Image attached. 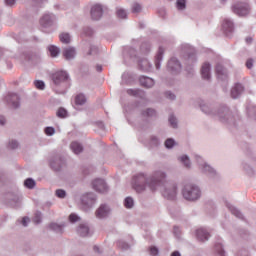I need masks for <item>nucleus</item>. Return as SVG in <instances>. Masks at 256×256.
<instances>
[{
	"label": "nucleus",
	"instance_id": "obj_47",
	"mask_svg": "<svg viewBox=\"0 0 256 256\" xmlns=\"http://www.w3.org/2000/svg\"><path fill=\"white\" fill-rule=\"evenodd\" d=\"M57 116L60 117L61 119H65V117H67V110H65L64 108H60L57 111Z\"/></svg>",
	"mask_w": 256,
	"mask_h": 256
},
{
	"label": "nucleus",
	"instance_id": "obj_51",
	"mask_svg": "<svg viewBox=\"0 0 256 256\" xmlns=\"http://www.w3.org/2000/svg\"><path fill=\"white\" fill-rule=\"evenodd\" d=\"M33 221H34V223H36V225H39V223H41V212L35 213Z\"/></svg>",
	"mask_w": 256,
	"mask_h": 256
},
{
	"label": "nucleus",
	"instance_id": "obj_12",
	"mask_svg": "<svg viewBox=\"0 0 256 256\" xmlns=\"http://www.w3.org/2000/svg\"><path fill=\"white\" fill-rule=\"evenodd\" d=\"M5 102L7 103V105L12 107V109H19V106H20L19 95L15 93H9L5 97Z\"/></svg>",
	"mask_w": 256,
	"mask_h": 256
},
{
	"label": "nucleus",
	"instance_id": "obj_10",
	"mask_svg": "<svg viewBox=\"0 0 256 256\" xmlns=\"http://www.w3.org/2000/svg\"><path fill=\"white\" fill-rule=\"evenodd\" d=\"M111 215V207L107 204H102L95 212L97 219H107Z\"/></svg>",
	"mask_w": 256,
	"mask_h": 256
},
{
	"label": "nucleus",
	"instance_id": "obj_64",
	"mask_svg": "<svg viewBox=\"0 0 256 256\" xmlns=\"http://www.w3.org/2000/svg\"><path fill=\"white\" fill-rule=\"evenodd\" d=\"M94 251L95 253H101V251L99 250V246H94Z\"/></svg>",
	"mask_w": 256,
	"mask_h": 256
},
{
	"label": "nucleus",
	"instance_id": "obj_46",
	"mask_svg": "<svg viewBox=\"0 0 256 256\" xmlns=\"http://www.w3.org/2000/svg\"><path fill=\"white\" fill-rule=\"evenodd\" d=\"M143 7L139 3H134L132 5V13H141Z\"/></svg>",
	"mask_w": 256,
	"mask_h": 256
},
{
	"label": "nucleus",
	"instance_id": "obj_36",
	"mask_svg": "<svg viewBox=\"0 0 256 256\" xmlns=\"http://www.w3.org/2000/svg\"><path fill=\"white\" fill-rule=\"evenodd\" d=\"M61 43H65L66 45L71 43V35L67 32H63L59 36Z\"/></svg>",
	"mask_w": 256,
	"mask_h": 256
},
{
	"label": "nucleus",
	"instance_id": "obj_44",
	"mask_svg": "<svg viewBox=\"0 0 256 256\" xmlns=\"http://www.w3.org/2000/svg\"><path fill=\"white\" fill-rule=\"evenodd\" d=\"M24 185L27 189H33L35 187V180L28 178L24 181Z\"/></svg>",
	"mask_w": 256,
	"mask_h": 256
},
{
	"label": "nucleus",
	"instance_id": "obj_5",
	"mask_svg": "<svg viewBox=\"0 0 256 256\" xmlns=\"http://www.w3.org/2000/svg\"><path fill=\"white\" fill-rule=\"evenodd\" d=\"M177 184L168 182L164 186L160 187L161 194L165 199L173 201L177 197Z\"/></svg>",
	"mask_w": 256,
	"mask_h": 256
},
{
	"label": "nucleus",
	"instance_id": "obj_62",
	"mask_svg": "<svg viewBox=\"0 0 256 256\" xmlns=\"http://www.w3.org/2000/svg\"><path fill=\"white\" fill-rule=\"evenodd\" d=\"M6 120L4 116H0V125H5Z\"/></svg>",
	"mask_w": 256,
	"mask_h": 256
},
{
	"label": "nucleus",
	"instance_id": "obj_22",
	"mask_svg": "<svg viewBox=\"0 0 256 256\" xmlns=\"http://www.w3.org/2000/svg\"><path fill=\"white\" fill-rule=\"evenodd\" d=\"M139 81L140 85H142V87H146V89H151V87L155 85V80H153V78L150 77L141 76Z\"/></svg>",
	"mask_w": 256,
	"mask_h": 256
},
{
	"label": "nucleus",
	"instance_id": "obj_54",
	"mask_svg": "<svg viewBox=\"0 0 256 256\" xmlns=\"http://www.w3.org/2000/svg\"><path fill=\"white\" fill-rule=\"evenodd\" d=\"M78 220H79V216H77V214H71L69 216L70 223H77Z\"/></svg>",
	"mask_w": 256,
	"mask_h": 256
},
{
	"label": "nucleus",
	"instance_id": "obj_17",
	"mask_svg": "<svg viewBox=\"0 0 256 256\" xmlns=\"http://www.w3.org/2000/svg\"><path fill=\"white\" fill-rule=\"evenodd\" d=\"M201 111L205 113V115H209L210 117H217V109L213 107L211 104H202L200 105Z\"/></svg>",
	"mask_w": 256,
	"mask_h": 256
},
{
	"label": "nucleus",
	"instance_id": "obj_11",
	"mask_svg": "<svg viewBox=\"0 0 256 256\" xmlns=\"http://www.w3.org/2000/svg\"><path fill=\"white\" fill-rule=\"evenodd\" d=\"M82 205L85 206L87 209H91L95 205L97 201V196L93 193L84 194L81 197Z\"/></svg>",
	"mask_w": 256,
	"mask_h": 256
},
{
	"label": "nucleus",
	"instance_id": "obj_49",
	"mask_svg": "<svg viewBox=\"0 0 256 256\" xmlns=\"http://www.w3.org/2000/svg\"><path fill=\"white\" fill-rule=\"evenodd\" d=\"M45 134L48 135V137H53V135H55V128L46 127L45 128Z\"/></svg>",
	"mask_w": 256,
	"mask_h": 256
},
{
	"label": "nucleus",
	"instance_id": "obj_35",
	"mask_svg": "<svg viewBox=\"0 0 256 256\" xmlns=\"http://www.w3.org/2000/svg\"><path fill=\"white\" fill-rule=\"evenodd\" d=\"M168 122L172 129H177V127H179V120H177V117H175V115H170L168 118Z\"/></svg>",
	"mask_w": 256,
	"mask_h": 256
},
{
	"label": "nucleus",
	"instance_id": "obj_18",
	"mask_svg": "<svg viewBox=\"0 0 256 256\" xmlns=\"http://www.w3.org/2000/svg\"><path fill=\"white\" fill-rule=\"evenodd\" d=\"M177 161H178V163H180V165H183L185 167V169H191V167H193L191 158L187 154H182V155L178 156Z\"/></svg>",
	"mask_w": 256,
	"mask_h": 256
},
{
	"label": "nucleus",
	"instance_id": "obj_9",
	"mask_svg": "<svg viewBox=\"0 0 256 256\" xmlns=\"http://www.w3.org/2000/svg\"><path fill=\"white\" fill-rule=\"evenodd\" d=\"M69 79V74L67 71H57L52 75V81L54 85H62V83H65Z\"/></svg>",
	"mask_w": 256,
	"mask_h": 256
},
{
	"label": "nucleus",
	"instance_id": "obj_53",
	"mask_svg": "<svg viewBox=\"0 0 256 256\" xmlns=\"http://www.w3.org/2000/svg\"><path fill=\"white\" fill-rule=\"evenodd\" d=\"M9 149H17L19 143L16 140H11L8 144Z\"/></svg>",
	"mask_w": 256,
	"mask_h": 256
},
{
	"label": "nucleus",
	"instance_id": "obj_1",
	"mask_svg": "<svg viewBox=\"0 0 256 256\" xmlns=\"http://www.w3.org/2000/svg\"><path fill=\"white\" fill-rule=\"evenodd\" d=\"M167 172L163 169L155 170L152 175L146 173H138L133 177L132 185L136 193H143L149 189L150 191H157L161 187L167 185Z\"/></svg>",
	"mask_w": 256,
	"mask_h": 256
},
{
	"label": "nucleus",
	"instance_id": "obj_42",
	"mask_svg": "<svg viewBox=\"0 0 256 256\" xmlns=\"http://www.w3.org/2000/svg\"><path fill=\"white\" fill-rule=\"evenodd\" d=\"M215 251L218 256H225V250H223V244L221 243L216 244Z\"/></svg>",
	"mask_w": 256,
	"mask_h": 256
},
{
	"label": "nucleus",
	"instance_id": "obj_15",
	"mask_svg": "<svg viewBox=\"0 0 256 256\" xmlns=\"http://www.w3.org/2000/svg\"><path fill=\"white\" fill-rule=\"evenodd\" d=\"M91 17L94 21H99L103 17V6L96 4L91 8Z\"/></svg>",
	"mask_w": 256,
	"mask_h": 256
},
{
	"label": "nucleus",
	"instance_id": "obj_39",
	"mask_svg": "<svg viewBox=\"0 0 256 256\" xmlns=\"http://www.w3.org/2000/svg\"><path fill=\"white\" fill-rule=\"evenodd\" d=\"M176 8L178 11H185V9H187V0H177Z\"/></svg>",
	"mask_w": 256,
	"mask_h": 256
},
{
	"label": "nucleus",
	"instance_id": "obj_29",
	"mask_svg": "<svg viewBox=\"0 0 256 256\" xmlns=\"http://www.w3.org/2000/svg\"><path fill=\"white\" fill-rule=\"evenodd\" d=\"M70 149L75 155H79V153H83V145L81 143L74 141L70 144Z\"/></svg>",
	"mask_w": 256,
	"mask_h": 256
},
{
	"label": "nucleus",
	"instance_id": "obj_52",
	"mask_svg": "<svg viewBox=\"0 0 256 256\" xmlns=\"http://www.w3.org/2000/svg\"><path fill=\"white\" fill-rule=\"evenodd\" d=\"M118 246L121 247V249H123L124 251H127V249H129V244L125 241H119L118 242Z\"/></svg>",
	"mask_w": 256,
	"mask_h": 256
},
{
	"label": "nucleus",
	"instance_id": "obj_30",
	"mask_svg": "<svg viewBox=\"0 0 256 256\" xmlns=\"http://www.w3.org/2000/svg\"><path fill=\"white\" fill-rule=\"evenodd\" d=\"M216 74L219 79H226L227 78V70L221 64L216 65Z\"/></svg>",
	"mask_w": 256,
	"mask_h": 256
},
{
	"label": "nucleus",
	"instance_id": "obj_16",
	"mask_svg": "<svg viewBox=\"0 0 256 256\" xmlns=\"http://www.w3.org/2000/svg\"><path fill=\"white\" fill-rule=\"evenodd\" d=\"M63 57L66 59V61H73L75 57H77V50L75 47H65L62 52Z\"/></svg>",
	"mask_w": 256,
	"mask_h": 256
},
{
	"label": "nucleus",
	"instance_id": "obj_50",
	"mask_svg": "<svg viewBox=\"0 0 256 256\" xmlns=\"http://www.w3.org/2000/svg\"><path fill=\"white\" fill-rule=\"evenodd\" d=\"M141 51H143V53H149V51H151V44L149 43L142 44Z\"/></svg>",
	"mask_w": 256,
	"mask_h": 256
},
{
	"label": "nucleus",
	"instance_id": "obj_20",
	"mask_svg": "<svg viewBox=\"0 0 256 256\" xmlns=\"http://www.w3.org/2000/svg\"><path fill=\"white\" fill-rule=\"evenodd\" d=\"M50 167L54 169V171H61V167H63V158L57 156L50 160Z\"/></svg>",
	"mask_w": 256,
	"mask_h": 256
},
{
	"label": "nucleus",
	"instance_id": "obj_2",
	"mask_svg": "<svg viewBox=\"0 0 256 256\" xmlns=\"http://www.w3.org/2000/svg\"><path fill=\"white\" fill-rule=\"evenodd\" d=\"M203 195L201 191V187L195 183H187L182 188V196L186 201H190L191 203H195L199 201Z\"/></svg>",
	"mask_w": 256,
	"mask_h": 256
},
{
	"label": "nucleus",
	"instance_id": "obj_26",
	"mask_svg": "<svg viewBox=\"0 0 256 256\" xmlns=\"http://www.w3.org/2000/svg\"><path fill=\"white\" fill-rule=\"evenodd\" d=\"M139 67L142 69V71H152L153 70V65L147 58H143L142 60L139 61Z\"/></svg>",
	"mask_w": 256,
	"mask_h": 256
},
{
	"label": "nucleus",
	"instance_id": "obj_37",
	"mask_svg": "<svg viewBox=\"0 0 256 256\" xmlns=\"http://www.w3.org/2000/svg\"><path fill=\"white\" fill-rule=\"evenodd\" d=\"M164 146L166 147V149H173V147H177V141H175V139L173 138H168L164 142Z\"/></svg>",
	"mask_w": 256,
	"mask_h": 256
},
{
	"label": "nucleus",
	"instance_id": "obj_40",
	"mask_svg": "<svg viewBox=\"0 0 256 256\" xmlns=\"http://www.w3.org/2000/svg\"><path fill=\"white\" fill-rule=\"evenodd\" d=\"M143 117H155L156 112L153 108H147L142 112Z\"/></svg>",
	"mask_w": 256,
	"mask_h": 256
},
{
	"label": "nucleus",
	"instance_id": "obj_43",
	"mask_svg": "<svg viewBox=\"0 0 256 256\" xmlns=\"http://www.w3.org/2000/svg\"><path fill=\"white\" fill-rule=\"evenodd\" d=\"M158 145H161L159 138L157 136H151L150 147H158Z\"/></svg>",
	"mask_w": 256,
	"mask_h": 256
},
{
	"label": "nucleus",
	"instance_id": "obj_32",
	"mask_svg": "<svg viewBox=\"0 0 256 256\" xmlns=\"http://www.w3.org/2000/svg\"><path fill=\"white\" fill-rule=\"evenodd\" d=\"M64 228V224H57L55 222L49 224V229H51V231H54L55 233H63Z\"/></svg>",
	"mask_w": 256,
	"mask_h": 256
},
{
	"label": "nucleus",
	"instance_id": "obj_56",
	"mask_svg": "<svg viewBox=\"0 0 256 256\" xmlns=\"http://www.w3.org/2000/svg\"><path fill=\"white\" fill-rule=\"evenodd\" d=\"M29 223H31V219H29V217L22 218L21 224L23 225V227H27V225H29Z\"/></svg>",
	"mask_w": 256,
	"mask_h": 256
},
{
	"label": "nucleus",
	"instance_id": "obj_21",
	"mask_svg": "<svg viewBox=\"0 0 256 256\" xmlns=\"http://www.w3.org/2000/svg\"><path fill=\"white\" fill-rule=\"evenodd\" d=\"M77 233L81 237H89L91 235V229L87 223H82L78 226Z\"/></svg>",
	"mask_w": 256,
	"mask_h": 256
},
{
	"label": "nucleus",
	"instance_id": "obj_33",
	"mask_svg": "<svg viewBox=\"0 0 256 256\" xmlns=\"http://www.w3.org/2000/svg\"><path fill=\"white\" fill-rule=\"evenodd\" d=\"M48 51L51 57H59V53H61V50L59 49V47L55 45L48 46Z\"/></svg>",
	"mask_w": 256,
	"mask_h": 256
},
{
	"label": "nucleus",
	"instance_id": "obj_58",
	"mask_svg": "<svg viewBox=\"0 0 256 256\" xmlns=\"http://www.w3.org/2000/svg\"><path fill=\"white\" fill-rule=\"evenodd\" d=\"M127 93H128V95L137 96V95H139V90H137V89H129V90H127Z\"/></svg>",
	"mask_w": 256,
	"mask_h": 256
},
{
	"label": "nucleus",
	"instance_id": "obj_23",
	"mask_svg": "<svg viewBox=\"0 0 256 256\" xmlns=\"http://www.w3.org/2000/svg\"><path fill=\"white\" fill-rule=\"evenodd\" d=\"M201 73H202L203 79L210 80L211 79V64L204 63L202 65Z\"/></svg>",
	"mask_w": 256,
	"mask_h": 256
},
{
	"label": "nucleus",
	"instance_id": "obj_27",
	"mask_svg": "<svg viewBox=\"0 0 256 256\" xmlns=\"http://www.w3.org/2000/svg\"><path fill=\"white\" fill-rule=\"evenodd\" d=\"M163 53H165V49L163 47H160L155 57V67L158 70L161 69V62L163 61Z\"/></svg>",
	"mask_w": 256,
	"mask_h": 256
},
{
	"label": "nucleus",
	"instance_id": "obj_28",
	"mask_svg": "<svg viewBox=\"0 0 256 256\" xmlns=\"http://www.w3.org/2000/svg\"><path fill=\"white\" fill-rule=\"evenodd\" d=\"M226 207L229 209L232 215H234L238 219H243V213H241V211L233 206L231 203L227 202Z\"/></svg>",
	"mask_w": 256,
	"mask_h": 256
},
{
	"label": "nucleus",
	"instance_id": "obj_19",
	"mask_svg": "<svg viewBox=\"0 0 256 256\" xmlns=\"http://www.w3.org/2000/svg\"><path fill=\"white\" fill-rule=\"evenodd\" d=\"M234 30L233 21L230 19H224L222 23V31H224L225 35L229 37L231 35V32Z\"/></svg>",
	"mask_w": 256,
	"mask_h": 256
},
{
	"label": "nucleus",
	"instance_id": "obj_7",
	"mask_svg": "<svg viewBox=\"0 0 256 256\" xmlns=\"http://www.w3.org/2000/svg\"><path fill=\"white\" fill-rule=\"evenodd\" d=\"M92 188L94 191H97V193H107V191H109V186H107L105 180L101 178L92 181Z\"/></svg>",
	"mask_w": 256,
	"mask_h": 256
},
{
	"label": "nucleus",
	"instance_id": "obj_61",
	"mask_svg": "<svg viewBox=\"0 0 256 256\" xmlns=\"http://www.w3.org/2000/svg\"><path fill=\"white\" fill-rule=\"evenodd\" d=\"M246 67H247L248 69H253V59L247 60V62H246Z\"/></svg>",
	"mask_w": 256,
	"mask_h": 256
},
{
	"label": "nucleus",
	"instance_id": "obj_4",
	"mask_svg": "<svg viewBox=\"0 0 256 256\" xmlns=\"http://www.w3.org/2000/svg\"><path fill=\"white\" fill-rule=\"evenodd\" d=\"M215 119H218L221 123H233L235 116H233V112L227 106H222L217 109Z\"/></svg>",
	"mask_w": 256,
	"mask_h": 256
},
{
	"label": "nucleus",
	"instance_id": "obj_48",
	"mask_svg": "<svg viewBox=\"0 0 256 256\" xmlns=\"http://www.w3.org/2000/svg\"><path fill=\"white\" fill-rule=\"evenodd\" d=\"M56 196H58L59 199H65V197L67 196V192H65V190L63 189H58L56 190Z\"/></svg>",
	"mask_w": 256,
	"mask_h": 256
},
{
	"label": "nucleus",
	"instance_id": "obj_8",
	"mask_svg": "<svg viewBox=\"0 0 256 256\" xmlns=\"http://www.w3.org/2000/svg\"><path fill=\"white\" fill-rule=\"evenodd\" d=\"M55 23H57V16H55L54 14H44L40 19V25L45 29H47V27L55 25Z\"/></svg>",
	"mask_w": 256,
	"mask_h": 256
},
{
	"label": "nucleus",
	"instance_id": "obj_41",
	"mask_svg": "<svg viewBox=\"0 0 256 256\" xmlns=\"http://www.w3.org/2000/svg\"><path fill=\"white\" fill-rule=\"evenodd\" d=\"M116 15L119 19H127V11L123 8H117Z\"/></svg>",
	"mask_w": 256,
	"mask_h": 256
},
{
	"label": "nucleus",
	"instance_id": "obj_25",
	"mask_svg": "<svg viewBox=\"0 0 256 256\" xmlns=\"http://www.w3.org/2000/svg\"><path fill=\"white\" fill-rule=\"evenodd\" d=\"M196 236L199 241H209V232L207 230L200 228L196 231Z\"/></svg>",
	"mask_w": 256,
	"mask_h": 256
},
{
	"label": "nucleus",
	"instance_id": "obj_24",
	"mask_svg": "<svg viewBox=\"0 0 256 256\" xmlns=\"http://www.w3.org/2000/svg\"><path fill=\"white\" fill-rule=\"evenodd\" d=\"M243 91H244V88L242 84H235V86L231 90V97L233 99H237L239 98L241 93H243Z\"/></svg>",
	"mask_w": 256,
	"mask_h": 256
},
{
	"label": "nucleus",
	"instance_id": "obj_13",
	"mask_svg": "<svg viewBox=\"0 0 256 256\" xmlns=\"http://www.w3.org/2000/svg\"><path fill=\"white\" fill-rule=\"evenodd\" d=\"M167 69L173 74L181 73V62L177 58H171L168 61Z\"/></svg>",
	"mask_w": 256,
	"mask_h": 256
},
{
	"label": "nucleus",
	"instance_id": "obj_57",
	"mask_svg": "<svg viewBox=\"0 0 256 256\" xmlns=\"http://www.w3.org/2000/svg\"><path fill=\"white\" fill-rule=\"evenodd\" d=\"M165 95H166L167 99H170L171 101H175V99H176V96L173 94V92L168 91L165 93Z\"/></svg>",
	"mask_w": 256,
	"mask_h": 256
},
{
	"label": "nucleus",
	"instance_id": "obj_59",
	"mask_svg": "<svg viewBox=\"0 0 256 256\" xmlns=\"http://www.w3.org/2000/svg\"><path fill=\"white\" fill-rule=\"evenodd\" d=\"M93 53H97V47L90 45V50L88 52V55H93Z\"/></svg>",
	"mask_w": 256,
	"mask_h": 256
},
{
	"label": "nucleus",
	"instance_id": "obj_63",
	"mask_svg": "<svg viewBox=\"0 0 256 256\" xmlns=\"http://www.w3.org/2000/svg\"><path fill=\"white\" fill-rule=\"evenodd\" d=\"M171 256H181V253L179 251H174Z\"/></svg>",
	"mask_w": 256,
	"mask_h": 256
},
{
	"label": "nucleus",
	"instance_id": "obj_31",
	"mask_svg": "<svg viewBox=\"0 0 256 256\" xmlns=\"http://www.w3.org/2000/svg\"><path fill=\"white\" fill-rule=\"evenodd\" d=\"M182 49L185 53H188L189 61H195V54L193 53V48L189 46V44L183 45Z\"/></svg>",
	"mask_w": 256,
	"mask_h": 256
},
{
	"label": "nucleus",
	"instance_id": "obj_60",
	"mask_svg": "<svg viewBox=\"0 0 256 256\" xmlns=\"http://www.w3.org/2000/svg\"><path fill=\"white\" fill-rule=\"evenodd\" d=\"M4 3L8 7H13V5L15 4V0H4Z\"/></svg>",
	"mask_w": 256,
	"mask_h": 256
},
{
	"label": "nucleus",
	"instance_id": "obj_55",
	"mask_svg": "<svg viewBox=\"0 0 256 256\" xmlns=\"http://www.w3.org/2000/svg\"><path fill=\"white\" fill-rule=\"evenodd\" d=\"M150 255L151 256H158L159 255V249H157V247H151L150 248Z\"/></svg>",
	"mask_w": 256,
	"mask_h": 256
},
{
	"label": "nucleus",
	"instance_id": "obj_3",
	"mask_svg": "<svg viewBox=\"0 0 256 256\" xmlns=\"http://www.w3.org/2000/svg\"><path fill=\"white\" fill-rule=\"evenodd\" d=\"M194 160L196 161L199 170L204 175H207L211 179H215V177H217V175H219L217 170L215 168H213V166H211L209 163H207V161H205V159H203L201 157V155L195 154L194 155Z\"/></svg>",
	"mask_w": 256,
	"mask_h": 256
},
{
	"label": "nucleus",
	"instance_id": "obj_34",
	"mask_svg": "<svg viewBox=\"0 0 256 256\" xmlns=\"http://www.w3.org/2000/svg\"><path fill=\"white\" fill-rule=\"evenodd\" d=\"M124 207H126V209H133V207H135V200L128 196L124 199Z\"/></svg>",
	"mask_w": 256,
	"mask_h": 256
},
{
	"label": "nucleus",
	"instance_id": "obj_45",
	"mask_svg": "<svg viewBox=\"0 0 256 256\" xmlns=\"http://www.w3.org/2000/svg\"><path fill=\"white\" fill-rule=\"evenodd\" d=\"M34 85H35L36 89H39L40 91L45 90V82H43L42 80L34 81Z\"/></svg>",
	"mask_w": 256,
	"mask_h": 256
},
{
	"label": "nucleus",
	"instance_id": "obj_14",
	"mask_svg": "<svg viewBox=\"0 0 256 256\" xmlns=\"http://www.w3.org/2000/svg\"><path fill=\"white\" fill-rule=\"evenodd\" d=\"M242 167L248 175H253L256 171V156L252 157L248 162H244Z\"/></svg>",
	"mask_w": 256,
	"mask_h": 256
},
{
	"label": "nucleus",
	"instance_id": "obj_6",
	"mask_svg": "<svg viewBox=\"0 0 256 256\" xmlns=\"http://www.w3.org/2000/svg\"><path fill=\"white\" fill-rule=\"evenodd\" d=\"M231 10L235 15H238V17H245V15H249L251 7L247 2H236L231 6Z\"/></svg>",
	"mask_w": 256,
	"mask_h": 256
},
{
	"label": "nucleus",
	"instance_id": "obj_38",
	"mask_svg": "<svg viewBox=\"0 0 256 256\" xmlns=\"http://www.w3.org/2000/svg\"><path fill=\"white\" fill-rule=\"evenodd\" d=\"M87 103V98L83 94H78L75 98L76 105H85Z\"/></svg>",
	"mask_w": 256,
	"mask_h": 256
}]
</instances>
